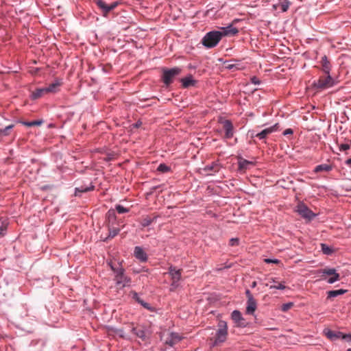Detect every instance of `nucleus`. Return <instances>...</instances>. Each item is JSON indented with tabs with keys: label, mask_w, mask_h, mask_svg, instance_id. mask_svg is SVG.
<instances>
[{
	"label": "nucleus",
	"mask_w": 351,
	"mask_h": 351,
	"mask_svg": "<svg viewBox=\"0 0 351 351\" xmlns=\"http://www.w3.org/2000/svg\"><path fill=\"white\" fill-rule=\"evenodd\" d=\"M130 332L133 334L136 337L141 339L143 341H145L149 336V332L145 326L141 325L134 326L133 324H130L128 332L121 330L119 331V335L123 338L129 339Z\"/></svg>",
	"instance_id": "nucleus-1"
},
{
	"label": "nucleus",
	"mask_w": 351,
	"mask_h": 351,
	"mask_svg": "<svg viewBox=\"0 0 351 351\" xmlns=\"http://www.w3.org/2000/svg\"><path fill=\"white\" fill-rule=\"evenodd\" d=\"M218 330H217L215 339L210 338L211 346H217L219 343L226 341L228 336V327L226 322L224 321H220L218 325Z\"/></svg>",
	"instance_id": "nucleus-2"
},
{
	"label": "nucleus",
	"mask_w": 351,
	"mask_h": 351,
	"mask_svg": "<svg viewBox=\"0 0 351 351\" xmlns=\"http://www.w3.org/2000/svg\"><path fill=\"white\" fill-rule=\"evenodd\" d=\"M222 38V34L219 31H211L208 32L202 38V43L207 48L215 47Z\"/></svg>",
	"instance_id": "nucleus-3"
},
{
	"label": "nucleus",
	"mask_w": 351,
	"mask_h": 351,
	"mask_svg": "<svg viewBox=\"0 0 351 351\" xmlns=\"http://www.w3.org/2000/svg\"><path fill=\"white\" fill-rule=\"evenodd\" d=\"M110 267L115 274L114 280L117 285L119 286V288L128 286L131 280L130 278L125 276L124 269L121 267L115 268L113 265H111Z\"/></svg>",
	"instance_id": "nucleus-4"
},
{
	"label": "nucleus",
	"mask_w": 351,
	"mask_h": 351,
	"mask_svg": "<svg viewBox=\"0 0 351 351\" xmlns=\"http://www.w3.org/2000/svg\"><path fill=\"white\" fill-rule=\"evenodd\" d=\"M182 71L179 67L172 69H164L162 73V81L166 86H169L173 81L176 76L178 75Z\"/></svg>",
	"instance_id": "nucleus-5"
},
{
	"label": "nucleus",
	"mask_w": 351,
	"mask_h": 351,
	"mask_svg": "<svg viewBox=\"0 0 351 351\" xmlns=\"http://www.w3.org/2000/svg\"><path fill=\"white\" fill-rule=\"evenodd\" d=\"M333 84V79L330 76L329 74H327L326 76L320 77L319 79L316 82H315L314 84L317 89L322 90L332 86Z\"/></svg>",
	"instance_id": "nucleus-6"
},
{
	"label": "nucleus",
	"mask_w": 351,
	"mask_h": 351,
	"mask_svg": "<svg viewBox=\"0 0 351 351\" xmlns=\"http://www.w3.org/2000/svg\"><path fill=\"white\" fill-rule=\"evenodd\" d=\"M319 273L322 274L321 276L324 278V276H330L327 282L329 284H332L339 280V274L336 272V270L333 268H324L319 271Z\"/></svg>",
	"instance_id": "nucleus-7"
},
{
	"label": "nucleus",
	"mask_w": 351,
	"mask_h": 351,
	"mask_svg": "<svg viewBox=\"0 0 351 351\" xmlns=\"http://www.w3.org/2000/svg\"><path fill=\"white\" fill-rule=\"evenodd\" d=\"M223 128L225 131L226 138L230 139L234 136V127L232 122L229 120H224L222 121Z\"/></svg>",
	"instance_id": "nucleus-8"
},
{
	"label": "nucleus",
	"mask_w": 351,
	"mask_h": 351,
	"mask_svg": "<svg viewBox=\"0 0 351 351\" xmlns=\"http://www.w3.org/2000/svg\"><path fill=\"white\" fill-rule=\"evenodd\" d=\"M169 273L171 277L172 285H176L181 279L182 269H177L175 267L171 266Z\"/></svg>",
	"instance_id": "nucleus-9"
},
{
	"label": "nucleus",
	"mask_w": 351,
	"mask_h": 351,
	"mask_svg": "<svg viewBox=\"0 0 351 351\" xmlns=\"http://www.w3.org/2000/svg\"><path fill=\"white\" fill-rule=\"evenodd\" d=\"M182 339L178 333L171 332L168 335V337L165 339V343L173 347L174 345L180 342Z\"/></svg>",
	"instance_id": "nucleus-10"
},
{
	"label": "nucleus",
	"mask_w": 351,
	"mask_h": 351,
	"mask_svg": "<svg viewBox=\"0 0 351 351\" xmlns=\"http://www.w3.org/2000/svg\"><path fill=\"white\" fill-rule=\"evenodd\" d=\"M297 211L301 216L306 219H310L314 216L313 213L304 204H299L298 206Z\"/></svg>",
	"instance_id": "nucleus-11"
},
{
	"label": "nucleus",
	"mask_w": 351,
	"mask_h": 351,
	"mask_svg": "<svg viewBox=\"0 0 351 351\" xmlns=\"http://www.w3.org/2000/svg\"><path fill=\"white\" fill-rule=\"evenodd\" d=\"M96 4L97 5V6L101 9L103 13L104 14H106L107 13H108L110 11H111L112 10H113L117 5V3H111L110 5H108L106 3V2L101 1V0H98L96 1Z\"/></svg>",
	"instance_id": "nucleus-12"
},
{
	"label": "nucleus",
	"mask_w": 351,
	"mask_h": 351,
	"mask_svg": "<svg viewBox=\"0 0 351 351\" xmlns=\"http://www.w3.org/2000/svg\"><path fill=\"white\" fill-rule=\"evenodd\" d=\"M278 128V124L276 123L274 125L269 127L268 128H266L261 131V132L256 134V136L258 137L259 139H264L269 134L271 133L276 131Z\"/></svg>",
	"instance_id": "nucleus-13"
},
{
	"label": "nucleus",
	"mask_w": 351,
	"mask_h": 351,
	"mask_svg": "<svg viewBox=\"0 0 351 351\" xmlns=\"http://www.w3.org/2000/svg\"><path fill=\"white\" fill-rule=\"evenodd\" d=\"M134 254V256L141 262H145L147 260V256L146 253L144 252L143 248L139 246L135 247Z\"/></svg>",
	"instance_id": "nucleus-14"
},
{
	"label": "nucleus",
	"mask_w": 351,
	"mask_h": 351,
	"mask_svg": "<svg viewBox=\"0 0 351 351\" xmlns=\"http://www.w3.org/2000/svg\"><path fill=\"white\" fill-rule=\"evenodd\" d=\"M221 31L220 32L222 34V37L223 36H234L239 32L238 29L236 27H234L232 25L226 27H221Z\"/></svg>",
	"instance_id": "nucleus-15"
},
{
	"label": "nucleus",
	"mask_w": 351,
	"mask_h": 351,
	"mask_svg": "<svg viewBox=\"0 0 351 351\" xmlns=\"http://www.w3.org/2000/svg\"><path fill=\"white\" fill-rule=\"evenodd\" d=\"M232 320L237 324L238 326H245L244 323L242 322L243 318L240 311L235 310L231 315Z\"/></svg>",
	"instance_id": "nucleus-16"
},
{
	"label": "nucleus",
	"mask_w": 351,
	"mask_h": 351,
	"mask_svg": "<svg viewBox=\"0 0 351 351\" xmlns=\"http://www.w3.org/2000/svg\"><path fill=\"white\" fill-rule=\"evenodd\" d=\"M257 308V302L255 299H250L247 301L246 313L253 315Z\"/></svg>",
	"instance_id": "nucleus-17"
},
{
	"label": "nucleus",
	"mask_w": 351,
	"mask_h": 351,
	"mask_svg": "<svg viewBox=\"0 0 351 351\" xmlns=\"http://www.w3.org/2000/svg\"><path fill=\"white\" fill-rule=\"evenodd\" d=\"M220 169V165L217 162H212L211 165H206L204 168V171L207 173V174H212V173L218 172Z\"/></svg>",
	"instance_id": "nucleus-18"
},
{
	"label": "nucleus",
	"mask_w": 351,
	"mask_h": 351,
	"mask_svg": "<svg viewBox=\"0 0 351 351\" xmlns=\"http://www.w3.org/2000/svg\"><path fill=\"white\" fill-rule=\"evenodd\" d=\"M326 336L330 339V340H335L337 339H341L342 332H335L330 330H327L324 331Z\"/></svg>",
	"instance_id": "nucleus-19"
},
{
	"label": "nucleus",
	"mask_w": 351,
	"mask_h": 351,
	"mask_svg": "<svg viewBox=\"0 0 351 351\" xmlns=\"http://www.w3.org/2000/svg\"><path fill=\"white\" fill-rule=\"evenodd\" d=\"M182 86L184 88H189V86H194L197 82L193 79L191 75L181 79Z\"/></svg>",
	"instance_id": "nucleus-20"
},
{
	"label": "nucleus",
	"mask_w": 351,
	"mask_h": 351,
	"mask_svg": "<svg viewBox=\"0 0 351 351\" xmlns=\"http://www.w3.org/2000/svg\"><path fill=\"white\" fill-rule=\"evenodd\" d=\"M132 298L134 300H135L137 302L141 304L146 309H148L152 311H153V309H152V306L149 305V304L145 302L143 300H141L140 298V297L138 296V295L137 294V293H136V292L132 293Z\"/></svg>",
	"instance_id": "nucleus-21"
},
{
	"label": "nucleus",
	"mask_w": 351,
	"mask_h": 351,
	"mask_svg": "<svg viewBox=\"0 0 351 351\" xmlns=\"http://www.w3.org/2000/svg\"><path fill=\"white\" fill-rule=\"evenodd\" d=\"M321 63L322 66V70L326 74H329L330 70V64L326 56H323L321 60Z\"/></svg>",
	"instance_id": "nucleus-22"
},
{
	"label": "nucleus",
	"mask_w": 351,
	"mask_h": 351,
	"mask_svg": "<svg viewBox=\"0 0 351 351\" xmlns=\"http://www.w3.org/2000/svg\"><path fill=\"white\" fill-rule=\"evenodd\" d=\"M332 169V167L327 164H322L315 167L314 171L318 173L320 171H330Z\"/></svg>",
	"instance_id": "nucleus-23"
},
{
	"label": "nucleus",
	"mask_w": 351,
	"mask_h": 351,
	"mask_svg": "<svg viewBox=\"0 0 351 351\" xmlns=\"http://www.w3.org/2000/svg\"><path fill=\"white\" fill-rule=\"evenodd\" d=\"M253 165L252 162L248 161L245 159H240L239 160V169L241 171H245L248 168L249 165Z\"/></svg>",
	"instance_id": "nucleus-24"
},
{
	"label": "nucleus",
	"mask_w": 351,
	"mask_h": 351,
	"mask_svg": "<svg viewBox=\"0 0 351 351\" xmlns=\"http://www.w3.org/2000/svg\"><path fill=\"white\" fill-rule=\"evenodd\" d=\"M347 292L346 289L332 290L328 292V298H335Z\"/></svg>",
	"instance_id": "nucleus-25"
},
{
	"label": "nucleus",
	"mask_w": 351,
	"mask_h": 351,
	"mask_svg": "<svg viewBox=\"0 0 351 351\" xmlns=\"http://www.w3.org/2000/svg\"><path fill=\"white\" fill-rule=\"evenodd\" d=\"M156 218V217H155L154 218L152 219L149 216H145V217H142L140 222L143 227H147V226H149L154 221V220Z\"/></svg>",
	"instance_id": "nucleus-26"
},
{
	"label": "nucleus",
	"mask_w": 351,
	"mask_h": 351,
	"mask_svg": "<svg viewBox=\"0 0 351 351\" xmlns=\"http://www.w3.org/2000/svg\"><path fill=\"white\" fill-rule=\"evenodd\" d=\"M270 282L275 283V285H270V289L284 290L286 288V287L284 285V282H278L274 278H271Z\"/></svg>",
	"instance_id": "nucleus-27"
},
{
	"label": "nucleus",
	"mask_w": 351,
	"mask_h": 351,
	"mask_svg": "<svg viewBox=\"0 0 351 351\" xmlns=\"http://www.w3.org/2000/svg\"><path fill=\"white\" fill-rule=\"evenodd\" d=\"M60 86V83L56 82L49 85L48 87L45 88L47 93H56L58 90V88Z\"/></svg>",
	"instance_id": "nucleus-28"
},
{
	"label": "nucleus",
	"mask_w": 351,
	"mask_h": 351,
	"mask_svg": "<svg viewBox=\"0 0 351 351\" xmlns=\"http://www.w3.org/2000/svg\"><path fill=\"white\" fill-rule=\"evenodd\" d=\"M45 93H47L45 88L36 89L32 93L33 98L38 99V98L42 97Z\"/></svg>",
	"instance_id": "nucleus-29"
},
{
	"label": "nucleus",
	"mask_w": 351,
	"mask_h": 351,
	"mask_svg": "<svg viewBox=\"0 0 351 351\" xmlns=\"http://www.w3.org/2000/svg\"><path fill=\"white\" fill-rule=\"evenodd\" d=\"M94 186L91 185L90 187H86L84 186H81L80 187L75 188V195H77L78 193H84L91 190H93Z\"/></svg>",
	"instance_id": "nucleus-30"
},
{
	"label": "nucleus",
	"mask_w": 351,
	"mask_h": 351,
	"mask_svg": "<svg viewBox=\"0 0 351 351\" xmlns=\"http://www.w3.org/2000/svg\"><path fill=\"white\" fill-rule=\"evenodd\" d=\"M120 229L118 228H110L109 227V234L107 239L113 238L119 234Z\"/></svg>",
	"instance_id": "nucleus-31"
},
{
	"label": "nucleus",
	"mask_w": 351,
	"mask_h": 351,
	"mask_svg": "<svg viewBox=\"0 0 351 351\" xmlns=\"http://www.w3.org/2000/svg\"><path fill=\"white\" fill-rule=\"evenodd\" d=\"M8 223L5 221H0V237L4 236L6 229H7Z\"/></svg>",
	"instance_id": "nucleus-32"
},
{
	"label": "nucleus",
	"mask_w": 351,
	"mask_h": 351,
	"mask_svg": "<svg viewBox=\"0 0 351 351\" xmlns=\"http://www.w3.org/2000/svg\"><path fill=\"white\" fill-rule=\"evenodd\" d=\"M157 170L162 173H166L170 171V167L165 164H160L158 167Z\"/></svg>",
	"instance_id": "nucleus-33"
},
{
	"label": "nucleus",
	"mask_w": 351,
	"mask_h": 351,
	"mask_svg": "<svg viewBox=\"0 0 351 351\" xmlns=\"http://www.w3.org/2000/svg\"><path fill=\"white\" fill-rule=\"evenodd\" d=\"M293 306V303H292V302L283 304L281 306V310L283 312H286V311H289Z\"/></svg>",
	"instance_id": "nucleus-34"
},
{
	"label": "nucleus",
	"mask_w": 351,
	"mask_h": 351,
	"mask_svg": "<svg viewBox=\"0 0 351 351\" xmlns=\"http://www.w3.org/2000/svg\"><path fill=\"white\" fill-rule=\"evenodd\" d=\"M14 127L13 125H10L5 127L3 130L0 129V135L7 136L8 135V130L12 129Z\"/></svg>",
	"instance_id": "nucleus-35"
},
{
	"label": "nucleus",
	"mask_w": 351,
	"mask_h": 351,
	"mask_svg": "<svg viewBox=\"0 0 351 351\" xmlns=\"http://www.w3.org/2000/svg\"><path fill=\"white\" fill-rule=\"evenodd\" d=\"M116 210H117V211L119 213H120V214H121V213H128V212L129 211V209H128V208H126L123 207V206H121V205H117V206H116Z\"/></svg>",
	"instance_id": "nucleus-36"
},
{
	"label": "nucleus",
	"mask_w": 351,
	"mask_h": 351,
	"mask_svg": "<svg viewBox=\"0 0 351 351\" xmlns=\"http://www.w3.org/2000/svg\"><path fill=\"white\" fill-rule=\"evenodd\" d=\"M322 250L325 254H330L332 252V250L326 244H322Z\"/></svg>",
	"instance_id": "nucleus-37"
},
{
	"label": "nucleus",
	"mask_w": 351,
	"mask_h": 351,
	"mask_svg": "<svg viewBox=\"0 0 351 351\" xmlns=\"http://www.w3.org/2000/svg\"><path fill=\"white\" fill-rule=\"evenodd\" d=\"M239 240L237 238H232L230 240V245L237 246L239 245Z\"/></svg>",
	"instance_id": "nucleus-38"
},
{
	"label": "nucleus",
	"mask_w": 351,
	"mask_h": 351,
	"mask_svg": "<svg viewBox=\"0 0 351 351\" xmlns=\"http://www.w3.org/2000/svg\"><path fill=\"white\" fill-rule=\"evenodd\" d=\"M350 145L349 144H341L339 145V150L340 151H346L350 149Z\"/></svg>",
	"instance_id": "nucleus-39"
},
{
	"label": "nucleus",
	"mask_w": 351,
	"mask_h": 351,
	"mask_svg": "<svg viewBox=\"0 0 351 351\" xmlns=\"http://www.w3.org/2000/svg\"><path fill=\"white\" fill-rule=\"evenodd\" d=\"M341 339H345L347 341L351 342V334H343L342 332V337Z\"/></svg>",
	"instance_id": "nucleus-40"
},
{
	"label": "nucleus",
	"mask_w": 351,
	"mask_h": 351,
	"mask_svg": "<svg viewBox=\"0 0 351 351\" xmlns=\"http://www.w3.org/2000/svg\"><path fill=\"white\" fill-rule=\"evenodd\" d=\"M265 262L267 263H280V261L278 260V259H270V258H266L265 259Z\"/></svg>",
	"instance_id": "nucleus-41"
},
{
	"label": "nucleus",
	"mask_w": 351,
	"mask_h": 351,
	"mask_svg": "<svg viewBox=\"0 0 351 351\" xmlns=\"http://www.w3.org/2000/svg\"><path fill=\"white\" fill-rule=\"evenodd\" d=\"M293 130H292V129H291V128H288V129H287V130H285L284 131L283 134H284L285 136H286V135H288V134H293Z\"/></svg>",
	"instance_id": "nucleus-42"
},
{
	"label": "nucleus",
	"mask_w": 351,
	"mask_h": 351,
	"mask_svg": "<svg viewBox=\"0 0 351 351\" xmlns=\"http://www.w3.org/2000/svg\"><path fill=\"white\" fill-rule=\"evenodd\" d=\"M246 296L247 298V300H250V299H254L252 293L249 290H246L245 291Z\"/></svg>",
	"instance_id": "nucleus-43"
},
{
	"label": "nucleus",
	"mask_w": 351,
	"mask_h": 351,
	"mask_svg": "<svg viewBox=\"0 0 351 351\" xmlns=\"http://www.w3.org/2000/svg\"><path fill=\"white\" fill-rule=\"evenodd\" d=\"M251 81L253 84H260V81L258 80V78H256V77H253L252 79H251Z\"/></svg>",
	"instance_id": "nucleus-44"
},
{
	"label": "nucleus",
	"mask_w": 351,
	"mask_h": 351,
	"mask_svg": "<svg viewBox=\"0 0 351 351\" xmlns=\"http://www.w3.org/2000/svg\"><path fill=\"white\" fill-rule=\"evenodd\" d=\"M41 123H42L41 121H32V126L40 125H41Z\"/></svg>",
	"instance_id": "nucleus-45"
},
{
	"label": "nucleus",
	"mask_w": 351,
	"mask_h": 351,
	"mask_svg": "<svg viewBox=\"0 0 351 351\" xmlns=\"http://www.w3.org/2000/svg\"><path fill=\"white\" fill-rule=\"evenodd\" d=\"M234 66V64L227 63L226 64V68L228 69H231Z\"/></svg>",
	"instance_id": "nucleus-46"
},
{
	"label": "nucleus",
	"mask_w": 351,
	"mask_h": 351,
	"mask_svg": "<svg viewBox=\"0 0 351 351\" xmlns=\"http://www.w3.org/2000/svg\"><path fill=\"white\" fill-rule=\"evenodd\" d=\"M288 9V5H282V10L283 12H286Z\"/></svg>",
	"instance_id": "nucleus-47"
},
{
	"label": "nucleus",
	"mask_w": 351,
	"mask_h": 351,
	"mask_svg": "<svg viewBox=\"0 0 351 351\" xmlns=\"http://www.w3.org/2000/svg\"><path fill=\"white\" fill-rule=\"evenodd\" d=\"M345 162L348 166L351 167V158L348 159Z\"/></svg>",
	"instance_id": "nucleus-48"
},
{
	"label": "nucleus",
	"mask_w": 351,
	"mask_h": 351,
	"mask_svg": "<svg viewBox=\"0 0 351 351\" xmlns=\"http://www.w3.org/2000/svg\"><path fill=\"white\" fill-rule=\"evenodd\" d=\"M23 124L27 127H32V121L30 122H23Z\"/></svg>",
	"instance_id": "nucleus-49"
},
{
	"label": "nucleus",
	"mask_w": 351,
	"mask_h": 351,
	"mask_svg": "<svg viewBox=\"0 0 351 351\" xmlns=\"http://www.w3.org/2000/svg\"><path fill=\"white\" fill-rule=\"evenodd\" d=\"M256 286V281H254V282H252V287H255Z\"/></svg>",
	"instance_id": "nucleus-50"
}]
</instances>
